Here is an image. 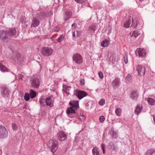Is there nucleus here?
Wrapping results in <instances>:
<instances>
[{
  "mask_svg": "<svg viewBox=\"0 0 155 155\" xmlns=\"http://www.w3.org/2000/svg\"><path fill=\"white\" fill-rule=\"evenodd\" d=\"M58 143L56 140H51L48 143V146L50 147L51 151L53 153L57 150Z\"/></svg>",
  "mask_w": 155,
  "mask_h": 155,
  "instance_id": "f257e3e1",
  "label": "nucleus"
},
{
  "mask_svg": "<svg viewBox=\"0 0 155 155\" xmlns=\"http://www.w3.org/2000/svg\"><path fill=\"white\" fill-rule=\"evenodd\" d=\"M53 52L52 50L48 47H43L42 48L41 53L44 56H48L51 55Z\"/></svg>",
  "mask_w": 155,
  "mask_h": 155,
  "instance_id": "f03ea898",
  "label": "nucleus"
},
{
  "mask_svg": "<svg viewBox=\"0 0 155 155\" xmlns=\"http://www.w3.org/2000/svg\"><path fill=\"white\" fill-rule=\"evenodd\" d=\"M73 59L77 64H80L82 63L83 58L78 53H76L73 55Z\"/></svg>",
  "mask_w": 155,
  "mask_h": 155,
  "instance_id": "7ed1b4c3",
  "label": "nucleus"
},
{
  "mask_svg": "<svg viewBox=\"0 0 155 155\" xmlns=\"http://www.w3.org/2000/svg\"><path fill=\"white\" fill-rule=\"evenodd\" d=\"M8 132L6 128L3 126H0V138H4L8 136Z\"/></svg>",
  "mask_w": 155,
  "mask_h": 155,
  "instance_id": "20e7f679",
  "label": "nucleus"
},
{
  "mask_svg": "<svg viewBox=\"0 0 155 155\" xmlns=\"http://www.w3.org/2000/svg\"><path fill=\"white\" fill-rule=\"evenodd\" d=\"M74 94L79 99H81L87 95V93L85 91L78 90L75 91Z\"/></svg>",
  "mask_w": 155,
  "mask_h": 155,
  "instance_id": "39448f33",
  "label": "nucleus"
},
{
  "mask_svg": "<svg viewBox=\"0 0 155 155\" xmlns=\"http://www.w3.org/2000/svg\"><path fill=\"white\" fill-rule=\"evenodd\" d=\"M136 70L137 71L138 75L143 76L145 74L144 68L140 65H138L136 67Z\"/></svg>",
  "mask_w": 155,
  "mask_h": 155,
  "instance_id": "423d86ee",
  "label": "nucleus"
},
{
  "mask_svg": "<svg viewBox=\"0 0 155 155\" xmlns=\"http://www.w3.org/2000/svg\"><path fill=\"white\" fill-rule=\"evenodd\" d=\"M135 53L137 55L143 57L145 55L146 52L144 49L139 48L137 49Z\"/></svg>",
  "mask_w": 155,
  "mask_h": 155,
  "instance_id": "0eeeda50",
  "label": "nucleus"
},
{
  "mask_svg": "<svg viewBox=\"0 0 155 155\" xmlns=\"http://www.w3.org/2000/svg\"><path fill=\"white\" fill-rule=\"evenodd\" d=\"M46 104L50 107H52L53 105L54 100L53 96H49L45 100Z\"/></svg>",
  "mask_w": 155,
  "mask_h": 155,
  "instance_id": "6e6552de",
  "label": "nucleus"
},
{
  "mask_svg": "<svg viewBox=\"0 0 155 155\" xmlns=\"http://www.w3.org/2000/svg\"><path fill=\"white\" fill-rule=\"evenodd\" d=\"M58 139L60 141L65 140L67 138V135L63 132H60L58 133L57 135Z\"/></svg>",
  "mask_w": 155,
  "mask_h": 155,
  "instance_id": "1a4fd4ad",
  "label": "nucleus"
},
{
  "mask_svg": "<svg viewBox=\"0 0 155 155\" xmlns=\"http://www.w3.org/2000/svg\"><path fill=\"white\" fill-rule=\"evenodd\" d=\"M72 15V13L70 10H68L65 12L64 15V21L67 20L69 19Z\"/></svg>",
  "mask_w": 155,
  "mask_h": 155,
  "instance_id": "9d476101",
  "label": "nucleus"
},
{
  "mask_svg": "<svg viewBox=\"0 0 155 155\" xmlns=\"http://www.w3.org/2000/svg\"><path fill=\"white\" fill-rule=\"evenodd\" d=\"M39 81L38 79H34L32 81L31 85L34 87L38 88L39 87Z\"/></svg>",
  "mask_w": 155,
  "mask_h": 155,
  "instance_id": "9b49d317",
  "label": "nucleus"
},
{
  "mask_svg": "<svg viewBox=\"0 0 155 155\" xmlns=\"http://www.w3.org/2000/svg\"><path fill=\"white\" fill-rule=\"evenodd\" d=\"M69 104L76 109H77L79 107L78 101H71L69 102Z\"/></svg>",
  "mask_w": 155,
  "mask_h": 155,
  "instance_id": "f8f14e48",
  "label": "nucleus"
},
{
  "mask_svg": "<svg viewBox=\"0 0 155 155\" xmlns=\"http://www.w3.org/2000/svg\"><path fill=\"white\" fill-rule=\"evenodd\" d=\"M39 23V22L36 18H34L32 20L31 27H36L38 26Z\"/></svg>",
  "mask_w": 155,
  "mask_h": 155,
  "instance_id": "ddd939ff",
  "label": "nucleus"
},
{
  "mask_svg": "<svg viewBox=\"0 0 155 155\" xmlns=\"http://www.w3.org/2000/svg\"><path fill=\"white\" fill-rule=\"evenodd\" d=\"M148 102V104L151 106L155 105V100L151 98H145Z\"/></svg>",
  "mask_w": 155,
  "mask_h": 155,
  "instance_id": "4468645a",
  "label": "nucleus"
},
{
  "mask_svg": "<svg viewBox=\"0 0 155 155\" xmlns=\"http://www.w3.org/2000/svg\"><path fill=\"white\" fill-rule=\"evenodd\" d=\"M138 96V93L136 91H132L130 94V97L133 99L135 100L137 99Z\"/></svg>",
  "mask_w": 155,
  "mask_h": 155,
  "instance_id": "2eb2a0df",
  "label": "nucleus"
},
{
  "mask_svg": "<svg viewBox=\"0 0 155 155\" xmlns=\"http://www.w3.org/2000/svg\"><path fill=\"white\" fill-rule=\"evenodd\" d=\"M142 109V107L141 105H138L136 107L135 110V113L137 115L141 112Z\"/></svg>",
  "mask_w": 155,
  "mask_h": 155,
  "instance_id": "dca6fc26",
  "label": "nucleus"
},
{
  "mask_svg": "<svg viewBox=\"0 0 155 155\" xmlns=\"http://www.w3.org/2000/svg\"><path fill=\"white\" fill-rule=\"evenodd\" d=\"M16 33V30L14 29H10L8 32V35L10 36H13L15 35Z\"/></svg>",
  "mask_w": 155,
  "mask_h": 155,
  "instance_id": "f3484780",
  "label": "nucleus"
},
{
  "mask_svg": "<svg viewBox=\"0 0 155 155\" xmlns=\"http://www.w3.org/2000/svg\"><path fill=\"white\" fill-rule=\"evenodd\" d=\"M0 37L1 39L3 41H5L6 39V34L3 31H0Z\"/></svg>",
  "mask_w": 155,
  "mask_h": 155,
  "instance_id": "a211bd4d",
  "label": "nucleus"
},
{
  "mask_svg": "<svg viewBox=\"0 0 155 155\" xmlns=\"http://www.w3.org/2000/svg\"><path fill=\"white\" fill-rule=\"evenodd\" d=\"M92 152L93 155H100L99 149L96 147H94Z\"/></svg>",
  "mask_w": 155,
  "mask_h": 155,
  "instance_id": "6ab92c4d",
  "label": "nucleus"
},
{
  "mask_svg": "<svg viewBox=\"0 0 155 155\" xmlns=\"http://www.w3.org/2000/svg\"><path fill=\"white\" fill-rule=\"evenodd\" d=\"M66 112L68 114H74L75 113V110L73 109V107L68 108L66 111Z\"/></svg>",
  "mask_w": 155,
  "mask_h": 155,
  "instance_id": "aec40b11",
  "label": "nucleus"
},
{
  "mask_svg": "<svg viewBox=\"0 0 155 155\" xmlns=\"http://www.w3.org/2000/svg\"><path fill=\"white\" fill-rule=\"evenodd\" d=\"M131 21V20L130 18L129 19H128L127 21H126L124 23V27L126 28H129L130 25Z\"/></svg>",
  "mask_w": 155,
  "mask_h": 155,
  "instance_id": "412c9836",
  "label": "nucleus"
},
{
  "mask_svg": "<svg viewBox=\"0 0 155 155\" xmlns=\"http://www.w3.org/2000/svg\"><path fill=\"white\" fill-rule=\"evenodd\" d=\"M155 152V149H151L148 150L145 153V155H152Z\"/></svg>",
  "mask_w": 155,
  "mask_h": 155,
  "instance_id": "4be33fe9",
  "label": "nucleus"
},
{
  "mask_svg": "<svg viewBox=\"0 0 155 155\" xmlns=\"http://www.w3.org/2000/svg\"><path fill=\"white\" fill-rule=\"evenodd\" d=\"M0 70L2 72L9 71L8 69L1 63H0Z\"/></svg>",
  "mask_w": 155,
  "mask_h": 155,
  "instance_id": "5701e85b",
  "label": "nucleus"
},
{
  "mask_svg": "<svg viewBox=\"0 0 155 155\" xmlns=\"http://www.w3.org/2000/svg\"><path fill=\"white\" fill-rule=\"evenodd\" d=\"M109 41L107 40H105L102 41L101 44V45L103 47H106L109 44Z\"/></svg>",
  "mask_w": 155,
  "mask_h": 155,
  "instance_id": "b1692460",
  "label": "nucleus"
},
{
  "mask_svg": "<svg viewBox=\"0 0 155 155\" xmlns=\"http://www.w3.org/2000/svg\"><path fill=\"white\" fill-rule=\"evenodd\" d=\"M115 112L116 115L118 116H120L121 114V110L120 108L116 109Z\"/></svg>",
  "mask_w": 155,
  "mask_h": 155,
  "instance_id": "393cba45",
  "label": "nucleus"
},
{
  "mask_svg": "<svg viewBox=\"0 0 155 155\" xmlns=\"http://www.w3.org/2000/svg\"><path fill=\"white\" fill-rule=\"evenodd\" d=\"M29 94L31 98H35L36 96V93L32 90H30Z\"/></svg>",
  "mask_w": 155,
  "mask_h": 155,
  "instance_id": "a878e982",
  "label": "nucleus"
},
{
  "mask_svg": "<svg viewBox=\"0 0 155 155\" xmlns=\"http://www.w3.org/2000/svg\"><path fill=\"white\" fill-rule=\"evenodd\" d=\"M78 118L81 121H83L85 119V117L84 116L82 113H81L79 115H78Z\"/></svg>",
  "mask_w": 155,
  "mask_h": 155,
  "instance_id": "bb28decb",
  "label": "nucleus"
},
{
  "mask_svg": "<svg viewBox=\"0 0 155 155\" xmlns=\"http://www.w3.org/2000/svg\"><path fill=\"white\" fill-rule=\"evenodd\" d=\"M24 98L26 101H28L30 99V96L29 94L28 93H26L25 94L24 96Z\"/></svg>",
  "mask_w": 155,
  "mask_h": 155,
  "instance_id": "cd10ccee",
  "label": "nucleus"
},
{
  "mask_svg": "<svg viewBox=\"0 0 155 155\" xmlns=\"http://www.w3.org/2000/svg\"><path fill=\"white\" fill-rule=\"evenodd\" d=\"M131 78V76L130 74H128L127 75L126 78V80L127 83H129L130 81Z\"/></svg>",
  "mask_w": 155,
  "mask_h": 155,
  "instance_id": "c85d7f7f",
  "label": "nucleus"
},
{
  "mask_svg": "<svg viewBox=\"0 0 155 155\" xmlns=\"http://www.w3.org/2000/svg\"><path fill=\"white\" fill-rule=\"evenodd\" d=\"M112 84L115 86H118L119 84V80L118 79H115L113 81Z\"/></svg>",
  "mask_w": 155,
  "mask_h": 155,
  "instance_id": "c756f323",
  "label": "nucleus"
},
{
  "mask_svg": "<svg viewBox=\"0 0 155 155\" xmlns=\"http://www.w3.org/2000/svg\"><path fill=\"white\" fill-rule=\"evenodd\" d=\"M139 35V32L138 31H134L132 33V36L134 37H137Z\"/></svg>",
  "mask_w": 155,
  "mask_h": 155,
  "instance_id": "7c9ffc66",
  "label": "nucleus"
},
{
  "mask_svg": "<svg viewBox=\"0 0 155 155\" xmlns=\"http://www.w3.org/2000/svg\"><path fill=\"white\" fill-rule=\"evenodd\" d=\"M39 102L40 104L42 106H43L44 105V103L45 102L44 100L42 98H41L39 100Z\"/></svg>",
  "mask_w": 155,
  "mask_h": 155,
  "instance_id": "2f4dec72",
  "label": "nucleus"
},
{
  "mask_svg": "<svg viewBox=\"0 0 155 155\" xmlns=\"http://www.w3.org/2000/svg\"><path fill=\"white\" fill-rule=\"evenodd\" d=\"M64 36L62 35H61L57 40L58 42H60L61 41H63L64 39Z\"/></svg>",
  "mask_w": 155,
  "mask_h": 155,
  "instance_id": "473e14b6",
  "label": "nucleus"
},
{
  "mask_svg": "<svg viewBox=\"0 0 155 155\" xmlns=\"http://www.w3.org/2000/svg\"><path fill=\"white\" fill-rule=\"evenodd\" d=\"M124 61L125 64H127L128 63L127 55V54H125L124 56Z\"/></svg>",
  "mask_w": 155,
  "mask_h": 155,
  "instance_id": "72a5a7b5",
  "label": "nucleus"
},
{
  "mask_svg": "<svg viewBox=\"0 0 155 155\" xmlns=\"http://www.w3.org/2000/svg\"><path fill=\"white\" fill-rule=\"evenodd\" d=\"M105 145L104 143H102L101 144V147L103 150V152L104 154H105Z\"/></svg>",
  "mask_w": 155,
  "mask_h": 155,
  "instance_id": "f704fd0d",
  "label": "nucleus"
},
{
  "mask_svg": "<svg viewBox=\"0 0 155 155\" xmlns=\"http://www.w3.org/2000/svg\"><path fill=\"white\" fill-rule=\"evenodd\" d=\"M105 100L104 99H101L99 102V104L100 105H103L105 104Z\"/></svg>",
  "mask_w": 155,
  "mask_h": 155,
  "instance_id": "c9c22d12",
  "label": "nucleus"
},
{
  "mask_svg": "<svg viewBox=\"0 0 155 155\" xmlns=\"http://www.w3.org/2000/svg\"><path fill=\"white\" fill-rule=\"evenodd\" d=\"M12 128L14 130H16L18 129L17 125L13 123L12 124Z\"/></svg>",
  "mask_w": 155,
  "mask_h": 155,
  "instance_id": "e433bc0d",
  "label": "nucleus"
},
{
  "mask_svg": "<svg viewBox=\"0 0 155 155\" xmlns=\"http://www.w3.org/2000/svg\"><path fill=\"white\" fill-rule=\"evenodd\" d=\"M105 120V118L103 116H101L99 118V120L100 122H102L104 121Z\"/></svg>",
  "mask_w": 155,
  "mask_h": 155,
  "instance_id": "4c0bfd02",
  "label": "nucleus"
},
{
  "mask_svg": "<svg viewBox=\"0 0 155 155\" xmlns=\"http://www.w3.org/2000/svg\"><path fill=\"white\" fill-rule=\"evenodd\" d=\"M98 75L100 78L101 79H102L104 78V75L103 73L101 71H99L98 72Z\"/></svg>",
  "mask_w": 155,
  "mask_h": 155,
  "instance_id": "58836bf2",
  "label": "nucleus"
},
{
  "mask_svg": "<svg viewBox=\"0 0 155 155\" xmlns=\"http://www.w3.org/2000/svg\"><path fill=\"white\" fill-rule=\"evenodd\" d=\"M84 78L81 79L80 81V84L81 86L84 85Z\"/></svg>",
  "mask_w": 155,
  "mask_h": 155,
  "instance_id": "ea45409f",
  "label": "nucleus"
},
{
  "mask_svg": "<svg viewBox=\"0 0 155 155\" xmlns=\"http://www.w3.org/2000/svg\"><path fill=\"white\" fill-rule=\"evenodd\" d=\"M96 29V26H91L90 27V29L91 31H94Z\"/></svg>",
  "mask_w": 155,
  "mask_h": 155,
  "instance_id": "a19ab883",
  "label": "nucleus"
},
{
  "mask_svg": "<svg viewBox=\"0 0 155 155\" xmlns=\"http://www.w3.org/2000/svg\"><path fill=\"white\" fill-rule=\"evenodd\" d=\"M75 1L78 3H83L86 0H75Z\"/></svg>",
  "mask_w": 155,
  "mask_h": 155,
  "instance_id": "79ce46f5",
  "label": "nucleus"
},
{
  "mask_svg": "<svg viewBox=\"0 0 155 155\" xmlns=\"http://www.w3.org/2000/svg\"><path fill=\"white\" fill-rule=\"evenodd\" d=\"M3 93L7 95L8 94V91L7 89H5L3 91Z\"/></svg>",
  "mask_w": 155,
  "mask_h": 155,
  "instance_id": "37998d69",
  "label": "nucleus"
},
{
  "mask_svg": "<svg viewBox=\"0 0 155 155\" xmlns=\"http://www.w3.org/2000/svg\"><path fill=\"white\" fill-rule=\"evenodd\" d=\"M23 77V76L21 74H18V78L19 79L22 80Z\"/></svg>",
  "mask_w": 155,
  "mask_h": 155,
  "instance_id": "c03bdc74",
  "label": "nucleus"
},
{
  "mask_svg": "<svg viewBox=\"0 0 155 155\" xmlns=\"http://www.w3.org/2000/svg\"><path fill=\"white\" fill-rule=\"evenodd\" d=\"M21 58L20 55L19 54L17 57V61H20V59Z\"/></svg>",
  "mask_w": 155,
  "mask_h": 155,
  "instance_id": "a18cd8bd",
  "label": "nucleus"
},
{
  "mask_svg": "<svg viewBox=\"0 0 155 155\" xmlns=\"http://www.w3.org/2000/svg\"><path fill=\"white\" fill-rule=\"evenodd\" d=\"M76 27V25L75 23H74L72 25V29H75Z\"/></svg>",
  "mask_w": 155,
  "mask_h": 155,
  "instance_id": "49530a36",
  "label": "nucleus"
},
{
  "mask_svg": "<svg viewBox=\"0 0 155 155\" xmlns=\"http://www.w3.org/2000/svg\"><path fill=\"white\" fill-rule=\"evenodd\" d=\"M60 29L59 28H58V27H56L54 29V31H56V32H58V31H60Z\"/></svg>",
  "mask_w": 155,
  "mask_h": 155,
  "instance_id": "de8ad7c7",
  "label": "nucleus"
},
{
  "mask_svg": "<svg viewBox=\"0 0 155 155\" xmlns=\"http://www.w3.org/2000/svg\"><path fill=\"white\" fill-rule=\"evenodd\" d=\"M117 136V135L116 134H114L113 137L114 138H116Z\"/></svg>",
  "mask_w": 155,
  "mask_h": 155,
  "instance_id": "09e8293b",
  "label": "nucleus"
},
{
  "mask_svg": "<svg viewBox=\"0 0 155 155\" xmlns=\"http://www.w3.org/2000/svg\"><path fill=\"white\" fill-rule=\"evenodd\" d=\"M75 35H76L75 32H73V34H72L73 36L74 37H76Z\"/></svg>",
  "mask_w": 155,
  "mask_h": 155,
  "instance_id": "8fccbe9b",
  "label": "nucleus"
},
{
  "mask_svg": "<svg viewBox=\"0 0 155 155\" xmlns=\"http://www.w3.org/2000/svg\"><path fill=\"white\" fill-rule=\"evenodd\" d=\"M132 24H131V26L132 25H133V26L134 27H136L137 26V24H134L133 22H132Z\"/></svg>",
  "mask_w": 155,
  "mask_h": 155,
  "instance_id": "3c124183",
  "label": "nucleus"
},
{
  "mask_svg": "<svg viewBox=\"0 0 155 155\" xmlns=\"http://www.w3.org/2000/svg\"><path fill=\"white\" fill-rule=\"evenodd\" d=\"M78 32H79V31H76V35L77 37H78Z\"/></svg>",
  "mask_w": 155,
  "mask_h": 155,
  "instance_id": "603ef678",
  "label": "nucleus"
},
{
  "mask_svg": "<svg viewBox=\"0 0 155 155\" xmlns=\"http://www.w3.org/2000/svg\"><path fill=\"white\" fill-rule=\"evenodd\" d=\"M140 1V2H142L143 1V0H139Z\"/></svg>",
  "mask_w": 155,
  "mask_h": 155,
  "instance_id": "864d4df0",
  "label": "nucleus"
}]
</instances>
